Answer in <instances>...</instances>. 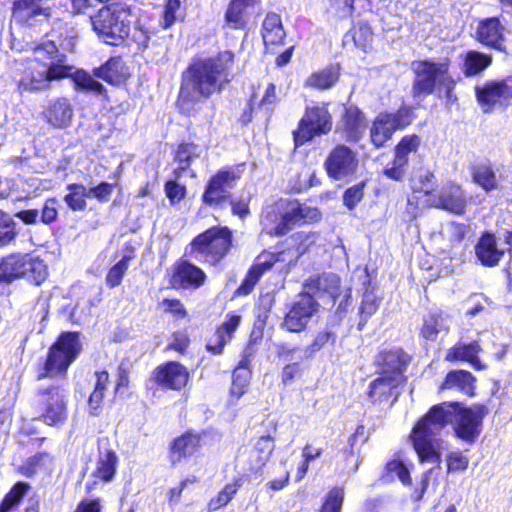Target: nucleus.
Here are the masks:
<instances>
[{"mask_svg": "<svg viewBox=\"0 0 512 512\" xmlns=\"http://www.w3.org/2000/svg\"><path fill=\"white\" fill-rule=\"evenodd\" d=\"M489 408L483 403L465 405L459 401H444L432 405L413 425L408 439L420 463L439 462L441 432L452 425L453 433L462 442L472 445L483 431Z\"/></svg>", "mask_w": 512, "mask_h": 512, "instance_id": "f257e3e1", "label": "nucleus"}, {"mask_svg": "<svg viewBox=\"0 0 512 512\" xmlns=\"http://www.w3.org/2000/svg\"><path fill=\"white\" fill-rule=\"evenodd\" d=\"M235 60V53L226 49L215 55L190 61L180 76L175 101L177 111L190 117L197 104L215 94H221L235 78Z\"/></svg>", "mask_w": 512, "mask_h": 512, "instance_id": "f03ea898", "label": "nucleus"}, {"mask_svg": "<svg viewBox=\"0 0 512 512\" xmlns=\"http://www.w3.org/2000/svg\"><path fill=\"white\" fill-rule=\"evenodd\" d=\"M244 163L237 165H226L217 169L205 182L201 195V203L212 210H225L230 207L231 214L243 220L251 214L250 197H234L232 189L241 179V167Z\"/></svg>", "mask_w": 512, "mask_h": 512, "instance_id": "7ed1b4c3", "label": "nucleus"}, {"mask_svg": "<svg viewBox=\"0 0 512 512\" xmlns=\"http://www.w3.org/2000/svg\"><path fill=\"white\" fill-rule=\"evenodd\" d=\"M414 78L411 86V95L414 99H423L434 94L437 90H444L449 101H456L454 91L457 80L451 75V60L448 57L441 61L424 59L413 62Z\"/></svg>", "mask_w": 512, "mask_h": 512, "instance_id": "20e7f679", "label": "nucleus"}, {"mask_svg": "<svg viewBox=\"0 0 512 512\" xmlns=\"http://www.w3.org/2000/svg\"><path fill=\"white\" fill-rule=\"evenodd\" d=\"M322 214L316 207L301 203L298 199L280 200L267 209L262 216V223L270 226L267 234L271 237H283L294 227L317 223Z\"/></svg>", "mask_w": 512, "mask_h": 512, "instance_id": "39448f33", "label": "nucleus"}, {"mask_svg": "<svg viewBox=\"0 0 512 512\" xmlns=\"http://www.w3.org/2000/svg\"><path fill=\"white\" fill-rule=\"evenodd\" d=\"M82 351L80 332H61L50 345L45 357L37 364V380L64 379L71 364Z\"/></svg>", "mask_w": 512, "mask_h": 512, "instance_id": "423d86ee", "label": "nucleus"}, {"mask_svg": "<svg viewBox=\"0 0 512 512\" xmlns=\"http://www.w3.org/2000/svg\"><path fill=\"white\" fill-rule=\"evenodd\" d=\"M235 247L234 231L227 225H213L197 234L185 248V255H198L212 266L220 265Z\"/></svg>", "mask_w": 512, "mask_h": 512, "instance_id": "0eeeda50", "label": "nucleus"}, {"mask_svg": "<svg viewBox=\"0 0 512 512\" xmlns=\"http://www.w3.org/2000/svg\"><path fill=\"white\" fill-rule=\"evenodd\" d=\"M414 107L402 104L395 111H381L369 127V142L376 149H382L392 140L397 131H403L415 120Z\"/></svg>", "mask_w": 512, "mask_h": 512, "instance_id": "6e6552de", "label": "nucleus"}, {"mask_svg": "<svg viewBox=\"0 0 512 512\" xmlns=\"http://www.w3.org/2000/svg\"><path fill=\"white\" fill-rule=\"evenodd\" d=\"M126 9L118 3L102 6L91 16L93 30L106 44L120 45L130 34L129 22L123 18Z\"/></svg>", "mask_w": 512, "mask_h": 512, "instance_id": "1a4fd4ad", "label": "nucleus"}, {"mask_svg": "<svg viewBox=\"0 0 512 512\" xmlns=\"http://www.w3.org/2000/svg\"><path fill=\"white\" fill-rule=\"evenodd\" d=\"M68 402L66 389L58 384H50L36 390L32 406L45 424L57 426L68 418Z\"/></svg>", "mask_w": 512, "mask_h": 512, "instance_id": "9d476101", "label": "nucleus"}, {"mask_svg": "<svg viewBox=\"0 0 512 512\" xmlns=\"http://www.w3.org/2000/svg\"><path fill=\"white\" fill-rule=\"evenodd\" d=\"M329 105V102H321L305 108L297 128L292 132L296 148L303 146L315 137L327 135L332 131L333 116Z\"/></svg>", "mask_w": 512, "mask_h": 512, "instance_id": "9b49d317", "label": "nucleus"}, {"mask_svg": "<svg viewBox=\"0 0 512 512\" xmlns=\"http://www.w3.org/2000/svg\"><path fill=\"white\" fill-rule=\"evenodd\" d=\"M417 192L428 197L423 204L424 208H435L457 216L465 215L471 205L466 190L455 180L446 182L437 194H433V190H414L412 198L408 199V205H413V198Z\"/></svg>", "mask_w": 512, "mask_h": 512, "instance_id": "f8f14e48", "label": "nucleus"}, {"mask_svg": "<svg viewBox=\"0 0 512 512\" xmlns=\"http://www.w3.org/2000/svg\"><path fill=\"white\" fill-rule=\"evenodd\" d=\"M474 93L484 114L506 112L512 106V75L486 80L474 87Z\"/></svg>", "mask_w": 512, "mask_h": 512, "instance_id": "ddd939ff", "label": "nucleus"}, {"mask_svg": "<svg viewBox=\"0 0 512 512\" xmlns=\"http://www.w3.org/2000/svg\"><path fill=\"white\" fill-rule=\"evenodd\" d=\"M214 434L212 429L189 428L173 437L167 447L169 463L175 466L187 459L199 456L207 439L212 438Z\"/></svg>", "mask_w": 512, "mask_h": 512, "instance_id": "4468645a", "label": "nucleus"}, {"mask_svg": "<svg viewBox=\"0 0 512 512\" xmlns=\"http://www.w3.org/2000/svg\"><path fill=\"white\" fill-rule=\"evenodd\" d=\"M422 139L416 133L402 136L393 148L392 160L383 168L382 175L386 178L402 182L407 174L410 155L419 152Z\"/></svg>", "mask_w": 512, "mask_h": 512, "instance_id": "2eb2a0df", "label": "nucleus"}, {"mask_svg": "<svg viewBox=\"0 0 512 512\" xmlns=\"http://www.w3.org/2000/svg\"><path fill=\"white\" fill-rule=\"evenodd\" d=\"M149 381L160 390L180 392L188 385L190 372L181 362L167 360L152 370Z\"/></svg>", "mask_w": 512, "mask_h": 512, "instance_id": "dca6fc26", "label": "nucleus"}, {"mask_svg": "<svg viewBox=\"0 0 512 512\" xmlns=\"http://www.w3.org/2000/svg\"><path fill=\"white\" fill-rule=\"evenodd\" d=\"M319 303L313 295L301 292L293 301L283 317L281 327L291 333H301L306 330L310 320L318 311Z\"/></svg>", "mask_w": 512, "mask_h": 512, "instance_id": "f3484780", "label": "nucleus"}, {"mask_svg": "<svg viewBox=\"0 0 512 512\" xmlns=\"http://www.w3.org/2000/svg\"><path fill=\"white\" fill-rule=\"evenodd\" d=\"M167 280L174 290H197L206 283L207 275L201 267L181 257L171 265Z\"/></svg>", "mask_w": 512, "mask_h": 512, "instance_id": "a211bd4d", "label": "nucleus"}, {"mask_svg": "<svg viewBox=\"0 0 512 512\" xmlns=\"http://www.w3.org/2000/svg\"><path fill=\"white\" fill-rule=\"evenodd\" d=\"M506 32L500 15L488 16L477 21L473 38L485 48L507 53Z\"/></svg>", "mask_w": 512, "mask_h": 512, "instance_id": "6ab92c4d", "label": "nucleus"}, {"mask_svg": "<svg viewBox=\"0 0 512 512\" xmlns=\"http://www.w3.org/2000/svg\"><path fill=\"white\" fill-rule=\"evenodd\" d=\"M368 121L365 112L355 104L344 105L335 133L347 143L360 142L367 129Z\"/></svg>", "mask_w": 512, "mask_h": 512, "instance_id": "aec40b11", "label": "nucleus"}, {"mask_svg": "<svg viewBox=\"0 0 512 512\" xmlns=\"http://www.w3.org/2000/svg\"><path fill=\"white\" fill-rule=\"evenodd\" d=\"M315 232L296 231L274 245L273 253L280 263L295 265L314 244Z\"/></svg>", "mask_w": 512, "mask_h": 512, "instance_id": "412c9836", "label": "nucleus"}, {"mask_svg": "<svg viewBox=\"0 0 512 512\" xmlns=\"http://www.w3.org/2000/svg\"><path fill=\"white\" fill-rule=\"evenodd\" d=\"M412 357L402 347L381 349L377 352L374 365L379 374L393 377L395 380L406 383L405 375Z\"/></svg>", "mask_w": 512, "mask_h": 512, "instance_id": "4be33fe9", "label": "nucleus"}, {"mask_svg": "<svg viewBox=\"0 0 512 512\" xmlns=\"http://www.w3.org/2000/svg\"><path fill=\"white\" fill-rule=\"evenodd\" d=\"M358 167L357 154L345 144L335 145L324 162L327 175L336 181L355 173Z\"/></svg>", "mask_w": 512, "mask_h": 512, "instance_id": "5701e85b", "label": "nucleus"}, {"mask_svg": "<svg viewBox=\"0 0 512 512\" xmlns=\"http://www.w3.org/2000/svg\"><path fill=\"white\" fill-rule=\"evenodd\" d=\"M262 0H228L222 20V28L229 31L248 32L252 22V13L260 7Z\"/></svg>", "mask_w": 512, "mask_h": 512, "instance_id": "b1692460", "label": "nucleus"}, {"mask_svg": "<svg viewBox=\"0 0 512 512\" xmlns=\"http://www.w3.org/2000/svg\"><path fill=\"white\" fill-rule=\"evenodd\" d=\"M280 263L279 258L270 249H263L248 268L240 285L235 289L233 296L241 297L250 295L262 276Z\"/></svg>", "mask_w": 512, "mask_h": 512, "instance_id": "393cba45", "label": "nucleus"}, {"mask_svg": "<svg viewBox=\"0 0 512 512\" xmlns=\"http://www.w3.org/2000/svg\"><path fill=\"white\" fill-rule=\"evenodd\" d=\"M118 467L119 457L115 450L112 448L100 450L96 457L95 467L91 473L93 480L85 484V492L87 494L91 493L98 483L106 484L112 482L117 475Z\"/></svg>", "mask_w": 512, "mask_h": 512, "instance_id": "a878e982", "label": "nucleus"}, {"mask_svg": "<svg viewBox=\"0 0 512 512\" xmlns=\"http://www.w3.org/2000/svg\"><path fill=\"white\" fill-rule=\"evenodd\" d=\"M242 321L241 315L231 311L225 316L224 321L215 327L214 333L206 340L205 349L212 355H221L225 346L231 342L234 333Z\"/></svg>", "mask_w": 512, "mask_h": 512, "instance_id": "bb28decb", "label": "nucleus"}, {"mask_svg": "<svg viewBox=\"0 0 512 512\" xmlns=\"http://www.w3.org/2000/svg\"><path fill=\"white\" fill-rule=\"evenodd\" d=\"M278 423L271 419L267 422L266 434L257 438L253 445L255 454V464L250 467L251 475L262 476L264 467L270 460L275 450V435L277 433Z\"/></svg>", "mask_w": 512, "mask_h": 512, "instance_id": "cd10ccee", "label": "nucleus"}, {"mask_svg": "<svg viewBox=\"0 0 512 512\" xmlns=\"http://www.w3.org/2000/svg\"><path fill=\"white\" fill-rule=\"evenodd\" d=\"M261 36L264 52L275 55L285 45L286 31L281 16L275 12H268L262 22Z\"/></svg>", "mask_w": 512, "mask_h": 512, "instance_id": "c85d7f7f", "label": "nucleus"}, {"mask_svg": "<svg viewBox=\"0 0 512 512\" xmlns=\"http://www.w3.org/2000/svg\"><path fill=\"white\" fill-rule=\"evenodd\" d=\"M74 108L69 98L57 97L43 106L41 118L55 129H65L72 123Z\"/></svg>", "mask_w": 512, "mask_h": 512, "instance_id": "c756f323", "label": "nucleus"}, {"mask_svg": "<svg viewBox=\"0 0 512 512\" xmlns=\"http://www.w3.org/2000/svg\"><path fill=\"white\" fill-rule=\"evenodd\" d=\"M482 351L483 349L478 340H472L468 343L458 341L447 349L444 360L448 363L466 362L474 370L483 371L487 369V364L480 359Z\"/></svg>", "mask_w": 512, "mask_h": 512, "instance_id": "7c9ffc66", "label": "nucleus"}, {"mask_svg": "<svg viewBox=\"0 0 512 512\" xmlns=\"http://www.w3.org/2000/svg\"><path fill=\"white\" fill-rule=\"evenodd\" d=\"M341 75V63H330L311 72L304 81V87L317 91H328L339 83Z\"/></svg>", "mask_w": 512, "mask_h": 512, "instance_id": "2f4dec72", "label": "nucleus"}, {"mask_svg": "<svg viewBox=\"0 0 512 512\" xmlns=\"http://www.w3.org/2000/svg\"><path fill=\"white\" fill-rule=\"evenodd\" d=\"M413 468L414 464L404 458L402 451H398L385 462L381 479L386 482L398 479L403 486L409 487L412 485L411 471Z\"/></svg>", "mask_w": 512, "mask_h": 512, "instance_id": "473e14b6", "label": "nucleus"}, {"mask_svg": "<svg viewBox=\"0 0 512 512\" xmlns=\"http://www.w3.org/2000/svg\"><path fill=\"white\" fill-rule=\"evenodd\" d=\"M477 378L468 370L455 369L449 371L438 386V392L457 390L458 392L473 397L475 395Z\"/></svg>", "mask_w": 512, "mask_h": 512, "instance_id": "72a5a7b5", "label": "nucleus"}, {"mask_svg": "<svg viewBox=\"0 0 512 512\" xmlns=\"http://www.w3.org/2000/svg\"><path fill=\"white\" fill-rule=\"evenodd\" d=\"M46 0H14L11 6V14L19 24H30V21L38 16L50 17L51 8L43 6Z\"/></svg>", "mask_w": 512, "mask_h": 512, "instance_id": "f704fd0d", "label": "nucleus"}, {"mask_svg": "<svg viewBox=\"0 0 512 512\" xmlns=\"http://www.w3.org/2000/svg\"><path fill=\"white\" fill-rule=\"evenodd\" d=\"M504 253V250L498 249L496 236L492 232H483L475 245L476 257L484 267L497 266Z\"/></svg>", "mask_w": 512, "mask_h": 512, "instance_id": "c9c22d12", "label": "nucleus"}, {"mask_svg": "<svg viewBox=\"0 0 512 512\" xmlns=\"http://www.w3.org/2000/svg\"><path fill=\"white\" fill-rule=\"evenodd\" d=\"M93 75L110 85H119L126 82L130 77V72L121 56H113L102 65L95 67Z\"/></svg>", "mask_w": 512, "mask_h": 512, "instance_id": "e433bc0d", "label": "nucleus"}, {"mask_svg": "<svg viewBox=\"0 0 512 512\" xmlns=\"http://www.w3.org/2000/svg\"><path fill=\"white\" fill-rule=\"evenodd\" d=\"M461 71L467 78L482 75L493 64V56L479 50L470 49L460 56Z\"/></svg>", "mask_w": 512, "mask_h": 512, "instance_id": "4c0bfd02", "label": "nucleus"}, {"mask_svg": "<svg viewBox=\"0 0 512 512\" xmlns=\"http://www.w3.org/2000/svg\"><path fill=\"white\" fill-rule=\"evenodd\" d=\"M27 253H10L0 259V284L23 279Z\"/></svg>", "mask_w": 512, "mask_h": 512, "instance_id": "58836bf2", "label": "nucleus"}, {"mask_svg": "<svg viewBox=\"0 0 512 512\" xmlns=\"http://www.w3.org/2000/svg\"><path fill=\"white\" fill-rule=\"evenodd\" d=\"M404 383L395 380L383 374L372 380L368 386L367 396L372 403H382L388 401L393 391Z\"/></svg>", "mask_w": 512, "mask_h": 512, "instance_id": "ea45409f", "label": "nucleus"}, {"mask_svg": "<svg viewBox=\"0 0 512 512\" xmlns=\"http://www.w3.org/2000/svg\"><path fill=\"white\" fill-rule=\"evenodd\" d=\"M307 293H327L334 296L340 289V278L333 273L315 274L307 278L303 284Z\"/></svg>", "mask_w": 512, "mask_h": 512, "instance_id": "a19ab883", "label": "nucleus"}, {"mask_svg": "<svg viewBox=\"0 0 512 512\" xmlns=\"http://www.w3.org/2000/svg\"><path fill=\"white\" fill-rule=\"evenodd\" d=\"M472 181L486 193L499 188L493 165L489 162L474 163L469 166Z\"/></svg>", "mask_w": 512, "mask_h": 512, "instance_id": "79ce46f5", "label": "nucleus"}, {"mask_svg": "<svg viewBox=\"0 0 512 512\" xmlns=\"http://www.w3.org/2000/svg\"><path fill=\"white\" fill-rule=\"evenodd\" d=\"M199 156L200 153L196 143L179 142L173 152V159L177 163V167L173 171L175 178L179 179Z\"/></svg>", "mask_w": 512, "mask_h": 512, "instance_id": "37998d69", "label": "nucleus"}, {"mask_svg": "<svg viewBox=\"0 0 512 512\" xmlns=\"http://www.w3.org/2000/svg\"><path fill=\"white\" fill-rule=\"evenodd\" d=\"M126 254L111 266L105 276V284L108 288L118 287L129 269V262L135 259V247L131 242L124 244Z\"/></svg>", "mask_w": 512, "mask_h": 512, "instance_id": "c03bdc74", "label": "nucleus"}, {"mask_svg": "<svg viewBox=\"0 0 512 512\" xmlns=\"http://www.w3.org/2000/svg\"><path fill=\"white\" fill-rule=\"evenodd\" d=\"M49 277L47 262L39 255L27 253L23 279L34 286L42 285Z\"/></svg>", "mask_w": 512, "mask_h": 512, "instance_id": "a18cd8bd", "label": "nucleus"}, {"mask_svg": "<svg viewBox=\"0 0 512 512\" xmlns=\"http://www.w3.org/2000/svg\"><path fill=\"white\" fill-rule=\"evenodd\" d=\"M242 478H234L232 482L227 483L218 493L211 497L206 505L207 512H215L227 506L236 496L242 486Z\"/></svg>", "mask_w": 512, "mask_h": 512, "instance_id": "49530a36", "label": "nucleus"}, {"mask_svg": "<svg viewBox=\"0 0 512 512\" xmlns=\"http://www.w3.org/2000/svg\"><path fill=\"white\" fill-rule=\"evenodd\" d=\"M77 91L92 92L95 95H106L107 89L93 75L84 69H77L71 77Z\"/></svg>", "mask_w": 512, "mask_h": 512, "instance_id": "de8ad7c7", "label": "nucleus"}, {"mask_svg": "<svg viewBox=\"0 0 512 512\" xmlns=\"http://www.w3.org/2000/svg\"><path fill=\"white\" fill-rule=\"evenodd\" d=\"M381 298L376 295L374 289L366 290L362 296L361 303L358 308L359 321L357 329L363 330L368 320L374 315L380 306Z\"/></svg>", "mask_w": 512, "mask_h": 512, "instance_id": "09e8293b", "label": "nucleus"}, {"mask_svg": "<svg viewBox=\"0 0 512 512\" xmlns=\"http://www.w3.org/2000/svg\"><path fill=\"white\" fill-rule=\"evenodd\" d=\"M43 71V77L46 83L65 78H71L73 67L68 63L67 56L63 53L48 64Z\"/></svg>", "mask_w": 512, "mask_h": 512, "instance_id": "8fccbe9b", "label": "nucleus"}, {"mask_svg": "<svg viewBox=\"0 0 512 512\" xmlns=\"http://www.w3.org/2000/svg\"><path fill=\"white\" fill-rule=\"evenodd\" d=\"M64 202L71 211H84L87 208L88 189L81 183H70L66 187Z\"/></svg>", "mask_w": 512, "mask_h": 512, "instance_id": "3c124183", "label": "nucleus"}, {"mask_svg": "<svg viewBox=\"0 0 512 512\" xmlns=\"http://www.w3.org/2000/svg\"><path fill=\"white\" fill-rule=\"evenodd\" d=\"M31 486L28 482L17 481L4 495L0 502V512H10L16 508L29 492Z\"/></svg>", "mask_w": 512, "mask_h": 512, "instance_id": "603ef678", "label": "nucleus"}, {"mask_svg": "<svg viewBox=\"0 0 512 512\" xmlns=\"http://www.w3.org/2000/svg\"><path fill=\"white\" fill-rule=\"evenodd\" d=\"M345 501V487L332 486L324 494L318 512H342Z\"/></svg>", "mask_w": 512, "mask_h": 512, "instance_id": "864d4df0", "label": "nucleus"}, {"mask_svg": "<svg viewBox=\"0 0 512 512\" xmlns=\"http://www.w3.org/2000/svg\"><path fill=\"white\" fill-rule=\"evenodd\" d=\"M442 322L443 313L441 311L429 312L423 318L420 336L427 341H435L441 331Z\"/></svg>", "mask_w": 512, "mask_h": 512, "instance_id": "5fc2aeb1", "label": "nucleus"}, {"mask_svg": "<svg viewBox=\"0 0 512 512\" xmlns=\"http://www.w3.org/2000/svg\"><path fill=\"white\" fill-rule=\"evenodd\" d=\"M18 87L24 91L34 92L49 88V84L45 82L43 73H34L27 67L22 71V75L18 80Z\"/></svg>", "mask_w": 512, "mask_h": 512, "instance_id": "6e6d98bb", "label": "nucleus"}, {"mask_svg": "<svg viewBox=\"0 0 512 512\" xmlns=\"http://www.w3.org/2000/svg\"><path fill=\"white\" fill-rule=\"evenodd\" d=\"M34 60L42 66H45L62 53L53 40L43 41L33 48Z\"/></svg>", "mask_w": 512, "mask_h": 512, "instance_id": "4d7b16f0", "label": "nucleus"}, {"mask_svg": "<svg viewBox=\"0 0 512 512\" xmlns=\"http://www.w3.org/2000/svg\"><path fill=\"white\" fill-rule=\"evenodd\" d=\"M352 39L357 48L366 50L373 39V29L367 21H359L351 28Z\"/></svg>", "mask_w": 512, "mask_h": 512, "instance_id": "13d9d810", "label": "nucleus"}, {"mask_svg": "<svg viewBox=\"0 0 512 512\" xmlns=\"http://www.w3.org/2000/svg\"><path fill=\"white\" fill-rule=\"evenodd\" d=\"M158 305L163 314L172 316L175 321L189 317L185 304L179 298H163Z\"/></svg>", "mask_w": 512, "mask_h": 512, "instance_id": "bf43d9fd", "label": "nucleus"}, {"mask_svg": "<svg viewBox=\"0 0 512 512\" xmlns=\"http://www.w3.org/2000/svg\"><path fill=\"white\" fill-rule=\"evenodd\" d=\"M17 235L15 221L7 212L0 209V247L12 243Z\"/></svg>", "mask_w": 512, "mask_h": 512, "instance_id": "052dcab7", "label": "nucleus"}, {"mask_svg": "<svg viewBox=\"0 0 512 512\" xmlns=\"http://www.w3.org/2000/svg\"><path fill=\"white\" fill-rule=\"evenodd\" d=\"M52 456L46 451L37 452L28 457L19 467V473L25 477H33L46 460L52 461Z\"/></svg>", "mask_w": 512, "mask_h": 512, "instance_id": "680f3d73", "label": "nucleus"}, {"mask_svg": "<svg viewBox=\"0 0 512 512\" xmlns=\"http://www.w3.org/2000/svg\"><path fill=\"white\" fill-rule=\"evenodd\" d=\"M251 378V370L233 371L230 394L235 399L241 398L247 391Z\"/></svg>", "mask_w": 512, "mask_h": 512, "instance_id": "e2e57ef3", "label": "nucleus"}, {"mask_svg": "<svg viewBox=\"0 0 512 512\" xmlns=\"http://www.w3.org/2000/svg\"><path fill=\"white\" fill-rule=\"evenodd\" d=\"M155 32L141 21H136L131 33V42L137 46L138 49L144 50L148 48L151 36Z\"/></svg>", "mask_w": 512, "mask_h": 512, "instance_id": "0e129e2a", "label": "nucleus"}, {"mask_svg": "<svg viewBox=\"0 0 512 512\" xmlns=\"http://www.w3.org/2000/svg\"><path fill=\"white\" fill-rule=\"evenodd\" d=\"M364 188H365V181H361L351 187H348L343 195H342V201L343 205L348 210H354L356 206L363 200L364 198Z\"/></svg>", "mask_w": 512, "mask_h": 512, "instance_id": "69168bd1", "label": "nucleus"}, {"mask_svg": "<svg viewBox=\"0 0 512 512\" xmlns=\"http://www.w3.org/2000/svg\"><path fill=\"white\" fill-rule=\"evenodd\" d=\"M181 8V0H166L163 6L160 27L164 30L172 27L177 21V13Z\"/></svg>", "mask_w": 512, "mask_h": 512, "instance_id": "338daca9", "label": "nucleus"}, {"mask_svg": "<svg viewBox=\"0 0 512 512\" xmlns=\"http://www.w3.org/2000/svg\"><path fill=\"white\" fill-rule=\"evenodd\" d=\"M336 339L337 336L333 331L329 329L321 330L315 335L312 342L307 346V351L309 354H314L326 346H334Z\"/></svg>", "mask_w": 512, "mask_h": 512, "instance_id": "774afa93", "label": "nucleus"}]
</instances>
